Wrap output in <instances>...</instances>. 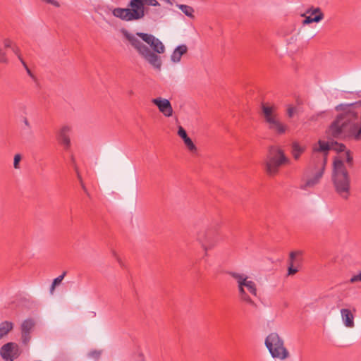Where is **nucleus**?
<instances>
[{
	"label": "nucleus",
	"mask_w": 361,
	"mask_h": 361,
	"mask_svg": "<svg viewBox=\"0 0 361 361\" xmlns=\"http://www.w3.org/2000/svg\"><path fill=\"white\" fill-rule=\"evenodd\" d=\"M11 50L17 56V57L18 58V59L20 62L22 61H23V58L20 55V49L16 44H13V46L11 47Z\"/></svg>",
	"instance_id": "31"
},
{
	"label": "nucleus",
	"mask_w": 361,
	"mask_h": 361,
	"mask_svg": "<svg viewBox=\"0 0 361 361\" xmlns=\"http://www.w3.org/2000/svg\"><path fill=\"white\" fill-rule=\"evenodd\" d=\"M166 2L170 4H172V2L171 0H164Z\"/></svg>",
	"instance_id": "45"
},
{
	"label": "nucleus",
	"mask_w": 361,
	"mask_h": 361,
	"mask_svg": "<svg viewBox=\"0 0 361 361\" xmlns=\"http://www.w3.org/2000/svg\"><path fill=\"white\" fill-rule=\"evenodd\" d=\"M307 13H311L312 15H319V14H323V13L322 12L321 9L317 7V8H310V9H308L307 11Z\"/></svg>",
	"instance_id": "35"
},
{
	"label": "nucleus",
	"mask_w": 361,
	"mask_h": 361,
	"mask_svg": "<svg viewBox=\"0 0 361 361\" xmlns=\"http://www.w3.org/2000/svg\"><path fill=\"white\" fill-rule=\"evenodd\" d=\"M57 286H54V283L52 282V284L50 287V293L52 294L55 290V288Z\"/></svg>",
	"instance_id": "43"
},
{
	"label": "nucleus",
	"mask_w": 361,
	"mask_h": 361,
	"mask_svg": "<svg viewBox=\"0 0 361 361\" xmlns=\"http://www.w3.org/2000/svg\"><path fill=\"white\" fill-rule=\"evenodd\" d=\"M319 158V164L311 162V165L307 169L306 174L309 176L310 173H312L313 176L307 179L306 182L300 186L301 189L307 190L309 188H313L319 183L326 166V158Z\"/></svg>",
	"instance_id": "9"
},
{
	"label": "nucleus",
	"mask_w": 361,
	"mask_h": 361,
	"mask_svg": "<svg viewBox=\"0 0 361 361\" xmlns=\"http://www.w3.org/2000/svg\"><path fill=\"white\" fill-rule=\"evenodd\" d=\"M23 123L28 128H30V125L27 118H23Z\"/></svg>",
	"instance_id": "42"
},
{
	"label": "nucleus",
	"mask_w": 361,
	"mask_h": 361,
	"mask_svg": "<svg viewBox=\"0 0 361 361\" xmlns=\"http://www.w3.org/2000/svg\"><path fill=\"white\" fill-rule=\"evenodd\" d=\"M188 51V47L185 44L178 46L173 51L171 56V60L173 63H178L180 61L181 57Z\"/></svg>",
	"instance_id": "18"
},
{
	"label": "nucleus",
	"mask_w": 361,
	"mask_h": 361,
	"mask_svg": "<svg viewBox=\"0 0 361 361\" xmlns=\"http://www.w3.org/2000/svg\"><path fill=\"white\" fill-rule=\"evenodd\" d=\"M183 142L189 151H190L191 152H195L197 151V147L193 143V142L189 137L185 139Z\"/></svg>",
	"instance_id": "24"
},
{
	"label": "nucleus",
	"mask_w": 361,
	"mask_h": 361,
	"mask_svg": "<svg viewBox=\"0 0 361 361\" xmlns=\"http://www.w3.org/2000/svg\"><path fill=\"white\" fill-rule=\"evenodd\" d=\"M262 111L267 128L276 135H283L288 130V126L279 118L274 106L262 104Z\"/></svg>",
	"instance_id": "7"
},
{
	"label": "nucleus",
	"mask_w": 361,
	"mask_h": 361,
	"mask_svg": "<svg viewBox=\"0 0 361 361\" xmlns=\"http://www.w3.org/2000/svg\"><path fill=\"white\" fill-rule=\"evenodd\" d=\"M8 60L7 59L6 52L0 48V63H8Z\"/></svg>",
	"instance_id": "34"
},
{
	"label": "nucleus",
	"mask_w": 361,
	"mask_h": 361,
	"mask_svg": "<svg viewBox=\"0 0 361 361\" xmlns=\"http://www.w3.org/2000/svg\"><path fill=\"white\" fill-rule=\"evenodd\" d=\"M304 150H305V149L303 147H300L298 142H293L292 154H293V157L295 159H299V157H300L301 154L304 152Z\"/></svg>",
	"instance_id": "21"
},
{
	"label": "nucleus",
	"mask_w": 361,
	"mask_h": 361,
	"mask_svg": "<svg viewBox=\"0 0 361 361\" xmlns=\"http://www.w3.org/2000/svg\"><path fill=\"white\" fill-rule=\"evenodd\" d=\"M331 146H333L331 149H334L338 152H342L346 151L345 145H343L342 143H338L337 142H331Z\"/></svg>",
	"instance_id": "25"
},
{
	"label": "nucleus",
	"mask_w": 361,
	"mask_h": 361,
	"mask_svg": "<svg viewBox=\"0 0 361 361\" xmlns=\"http://www.w3.org/2000/svg\"><path fill=\"white\" fill-rule=\"evenodd\" d=\"M343 159H345L346 163L350 167L353 164V158L350 150H346L343 155Z\"/></svg>",
	"instance_id": "26"
},
{
	"label": "nucleus",
	"mask_w": 361,
	"mask_h": 361,
	"mask_svg": "<svg viewBox=\"0 0 361 361\" xmlns=\"http://www.w3.org/2000/svg\"><path fill=\"white\" fill-rule=\"evenodd\" d=\"M318 145V147L314 146L313 147V152L312 155V163L319 164V157H325L326 161L329 151L331 149V148L333 147V146H331V142L323 140H319Z\"/></svg>",
	"instance_id": "13"
},
{
	"label": "nucleus",
	"mask_w": 361,
	"mask_h": 361,
	"mask_svg": "<svg viewBox=\"0 0 361 361\" xmlns=\"http://www.w3.org/2000/svg\"><path fill=\"white\" fill-rule=\"evenodd\" d=\"M288 163L289 159L280 147L271 146L264 161V169L268 176H274L279 173L282 165Z\"/></svg>",
	"instance_id": "6"
},
{
	"label": "nucleus",
	"mask_w": 361,
	"mask_h": 361,
	"mask_svg": "<svg viewBox=\"0 0 361 361\" xmlns=\"http://www.w3.org/2000/svg\"><path fill=\"white\" fill-rule=\"evenodd\" d=\"M101 355V351L99 350H92L88 353V357L94 360H98Z\"/></svg>",
	"instance_id": "32"
},
{
	"label": "nucleus",
	"mask_w": 361,
	"mask_h": 361,
	"mask_svg": "<svg viewBox=\"0 0 361 361\" xmlns=\"http://www.w3.org/2000/svg\"><path fill=\"white\" fill-rule=\"evenodd\" d=\"M332 181L336 192L347 200L350 194V180L343 161L341 159L334 161Z\"/></svg>",
	"instance_id": "3"
},
{
	"label": "nucleus",
	"mask_w": 361,
	"mask_h": 361,
	"mask_svg": "<svg viewBox=\"0 0 361 361\" xmlns=\"http://www.w3.org/2000/svg\"><path fill=\"white\" fill-rule=\"evenodd\" d=\"M323 18H324V14L316 15L314 17H312L311 16H306L305 20H303V24L306 25V24H310L312 23H319Z\"/></svg>",
	"instance_id": "23"
},
{
	"label": "nucleus",
	"mask_w": 361,
	"mask_h": 361,
	"mask_svg": "<svg viewBox=\"0 0 361 361\" xmlns=\"http://www.w3.org/2000/svg\"><path fill=\"white\" fill-rule=\"evenodd\" d=\"M265 345L274 358L285 360L288 357L289 353L284 346L283 340L277 333L269 334L265 339Z\"/></svg>",
	"instance_id": "8"
},
{
	"label": "nucleus",
	"mask_w": 361,
	"mask_h": 361,
	"mask_svg": "<svg viewBox=\"0 0 361 361\" xmlns=\"http://www.w3.org/2000/svg\"><path fill=\"white\" fill-rule=\"evenodd\" d=\"M71 132L72 128L71 126L63 125L56 133V139L65 150H68L71 147L70 135Z\"/></svg>",
	"instance_id": "14"
},
{
	"label": "nucleus",
	"mask_w": 361,
	"mask_h": 361,
	"mask_svg": "<svg viewBox=\"0 0 361 361\" xmlns=\"http://www.w3.org/2000/svg\"><path fill=\"white\" fill-rule=\"evenodd\" d=\"M22 159V157L20 154H16L15 156H14V159H13V167L14 169H19L20 168V162Z\"/></svg>",
	"instance_id": "28"
},
{
	"label": "nucleus",
	"mask_w": 361,
	"mask_h": 361,
	"mask_svg": "<svg viewBox=\"0 0 361 361\" xmlns=\"http://www.w3.org/2000/svg\"><path fill=\"white\" fill-rule=\"evenodd\" d=\"M152 102L157 106L159 111L166 117H171L173 115V108L167 99L157 97L152 99Z\"/></svg>",
	"instance_id": "16"
},
{
	"label": "nucleus",
	"mask_w": 361,
	"mask_h": 361,
	"mask_svg": "<svg viewBox=\"0 0 361 361\" xmlns=\"http://www.w3.org/2000/svg\"><path fill=\"white\" fill-rule=\"evenodd\" d=\"M133 94V92L132 90H130V91L129 92V94H130V95H132Z\"/></svg>",
	"instance_id": "46"
},
{
	"label": "nucleus",
	"mask_w": 361,
	"mask_h": 361,
	"mask_svg": "<svg viewBox=\"0 0 361 361\" xmlns=\"http://www.w3.org/2000/svg\"><path fill=\"white\" fill-rule=\"evenodd\" d=\"M13 329L11 322L4 321L0 324V340L6 336Z\"/></svg>",
	"instance_id": "19"
},
{
	"label": "nucleus",
	"mask_w": 361,
	"mask_h": 361,
	"mask_svg": "<svg viewBox=\"0 0 361 361\" xmlns=\"http://www.w3.org/2000/svg\"><path fill=\"white\" fill-rule=\"evenodd\" d=\"M349 281L351 283H354L357 281H361V271L358 274L352 276Z\"/></svg>",
	"instance_id": "36"
},
{
	"label": "nucleus",
	"mask_w": 361,
	"mask_h": 361,
	"mask_svg": "<svg viewBox=\"0 0 361 361\" xmlns=\"http://www.w3.org/2000/svg\"><path fill=\"white\" fill-rule=\"evenodd\" d=\"M35 326V321L29 318L24 320L21 324V341L25 345H27L31 340V332Z\"/></svg>",
	"instance_id": "15"
},
{
	"label": "nucleus",
	"mask_w": 361,
	"mask_h": 361,
	"mask_svg": "<svg viewBox=\"0 0 361 361\" xmlns=\"http://www.w3.org/2000/svg\"><path fill=\"white\" fill-rule=\"evenodd\" d=\"M228 274L236 281L240 300L255 307L256 303L248 293L252 296L257 297V288L256 283L253 281L249 280V276L245 274L229 271Z\"/></svg>",
	"instance_id": "4"
},
{
	"label": "nucleus",
	"mask_w": 361,
	"mask_h": 361,
	"mask_svg": "<svg viewBox=\"0 0 361 361\" xmlns=\"http://www.w3.org/2000/svg\"><path fill=\"white\" fill-rule=\"evenodd\" d=\"M20 353L19 345L13 342L4 344L0 349V355L5 361H13Z\"/></svg>",
	"instance_id": "11"
},
{
	"label": "nucleus",
	"mask_w": 361,
	"mask_h": 361,
	"mask_svg": "<svg viewBox=\"0 0 361 361\" xmlns=\"http://www.w3.org/2000/svg\"><path fill=\"white\" fill-rule=\"evenodd\" d=\"M121 32L142 59L154 69L161 70L162 61L157 54L164 53L165 47L158 38L144 32H137L135 36L125 29Z\"/></svg>",
	"instance_id": "2"
},
{
	"label": "nucleus",
	"mask_w": 361,
	"mask_h": 361,
	"mask_svg": "<svg viewBox=\"0 0 361 361\" xmlns=\"http://www.w3.org/2000/svg\"><path fill=\"white\" fill-rule=\"evenodd\" d=\"M15 44L11 39H5L4 40V45L5 48H11Z\"/></svg>",
	"instance_id": "38"
},
{
	"label": "nucleus",
	"mask_w": 361,
	"mask_h": 361,
	"mask_svg": "<svg viewBox=\"0 0 361 361\" xmlns=\"http://www.w3.org/2000/svg\"><path fill=\"white\" fill-rule=\"evenodd\" d=\"M335 109L341 113L330 125L328 134L334 138L347 136L356 141L361 140V102L340 104Z\"/></svg>",
	"instance_id": "1"
},
{
	"label": "nucleus",
	"mask_w": 361,
	"mask_h": 361,
	"mask_svg": "<svg viewBox=\"0 0 361 361\" xmlns=\"http://www.w3.org/2000/svg\"><path fill=\"white\" fill-rule=\"evenodd\" d=\"M303 258L302 252L296 250L290 252L288 259V275L292 276L295 274L302 265Z\"/></svg>",
	"instance_id": "12"
},
{
	"label": "nucleus",
	"mask_w": 361,
	"mask_h": 361,
	"mask_svg": "<svg viewBox=\"0 0 361 361\" xmlns=\"http://www.w3.org/2000/svg\"><path fill=\"white\" fill-rule=\"evenodd\" d=\"M177 6L188 17L194 18V9L192 7L185 4H177Z\"/></svg>",
	"instance_id": "22"
},
{
	"label": "nucleus",
	"mask_w": 361,
	"mask_h": 361,
	"mask_svg": "<svg viewBox=\"0 0 361 361\" xmlns=\"http://www.w3.org/2000/svg\"><path fill=\"white\" fill-rule=\"evenodd\" d=\"M145 7L146 6H152L154 7H160V4L157 0H142Z\"/></svg>",
	"instance_id": "29"
},
{
	"label": "nucleus",
	"mask_w": 361,
	"mask_h": 361,
	"mask_svg": "<svg viewBox=\"0 0 361 361\" xmlns=\"http://www.w3.org/2000/svg\"><path fill=\"white\" fill-rule=\"evenodd\" d=\"M197 240L204 250V256H207L208 250L214 247L218 242L217 231L213 227L201 230L197 234Z\"/></svg>",
	"instance_id": "10"
},
{
	"label": "nucleus",
	"mask_w": 361,
	"mask_h": 361,
	"mask_svg": "<svg viewBox=\"0 0 361 361\" xmlns=\"http://www.w3.org/2000/svg\"><path fill=\"white\" fill-rule=\"evenodd\" d=\"M71 161L73 164L74 166H76L75 164V158H74V157L73 155L71 156Z\"/></svg>",
	"instance_id": "44"
},
{
	"label": "nucleus",
	"mask_w": 361,
	"mask_h": 361,
	"mask_svg": "<svg viewBox=\"0 0 361 361\" xmlns=\"http://www.w3.org/2000/svg\"><path fill=\"white\" fill-rule=\"evenodd\" d=\"M66 274L67 271H64L60 276L54 279L53 281L54 286H59L66 276Z\"/></svg>",
	"instance_id": "30"
},
{
	"label": "nucleus",
	"mask_w": 361,
	"mask_h": 361,
	"mask_svg": "<svg viewBox=\"0 0 361 361\" xmlns=\"http://www.w3.org/2000/svg\"><path fill=\"white\" fill-rule=\"evenodd\" d=\"M21 63L22 65L23 66V67L25 68V69L26 70V72L33 79H35V76L34 75L32 74V73L31 72V71L30 70V68H28V66H27L26 63L25 62V61H21Z\"/></svg>",
	"instance_id": "37"
},
{
	"label": "nucleus",
	"mask_w": 361,
	"mask_h": 361,
	"mask_svg": "<svg viewBox=\"0 0 361 361\" xmlns=\"http://www.w3.org/2000/svg\"><path fill=\"white\" fill-rule=\"evenodd\" d=\"M111 252H112L113 256H114V257L116 259V260L118 261V262L120 264H121V260L120 257L118 256V255H117V253L116 252V251H115V250H112V251H111Z\"/></svg>",
	"instance_id": "39"
},
{
	"label": "nucleus",
	"mask_w": 361,
	"mask_h": 361,
	"mask_svg": "<svg viewBox=\"0 0 361 361\" xmlns=\"http://www.w3.org/2000/svg\"><path fill=\"white\" fill-rule=\"evenodd\" d=\"M178 135L183 139V140L188 137L185 130L182 126L178 127Z\"/></svg>",
	"instance_id": "33"
},
{
	"label": "nucleus",
	"mask_w": 361,
	"mask_h": 361,
	"mask_svg": "<svg viewBox=\"0 0 361 361\" xmlns=\"http://www.w3.org/2000/svg\"><path fill=\"white\" fill-rule=\"evenodd\" d=\"M75 171H76L77 177H78V180H79L80 183L83 182V181H82V177H81V175L80 174V173H79V171H78V169L77 166H75Z\"/></svg>",
	"instance_id": "40"
},
{
	"label": "nucleus",
	"mask_w": 361,
	"mask_h": 361,
	"mask_svg": "<svg viewBox=\"0 0 361 361\" xmlns=\"http://www.w3.org/2000/svg\"><path fill=\"white\" fill-rule=\"evenodd\" d=\"M297 113V109L292 106L288 105L287 106V116L288 118H291L294 116V115Z\"/></svg>",
	"instance_id": "27"
},
{
	"label": "nucleus",
	"mask_w": 361,
	"mask_h": 361,
	"mask_svg": "<svg viewBox=\"0 0 361 361\" xmlns=\"http://www.w3.org/2000/svg\"><path fill=\"white\" fill-rule=\"evenodd\" d=\"M149 18L153 20H157L163 17V13L160 7L158 8H150L149 14H146Z\"/></svg>",
	"instance_id": "20"
},
{
	"label": "nucleus",
	"mask_w": 361,
	"mask_h": 361,
	"mask_svg": "<svg viewBox=\"0 0 361 361\" xmlns=\"http://www.w3.org/2000/svg\"><path fill=\"white\" fill-rule=\"evenodd\" d=\"M341 314L343 324L346 327L353 328L355 326L354 315L349 309H341Z\"/></svg>",
	"instance_id": "17"
},
{
	"label": "nucleus",
	"mask_w": 361,
	"mask_h": 361,
	"mask_svg": "<svg viewBox=\"0 0 361 361\" xmlns=\"http://www.w3.org/2000/svg\"><path fill=\"white\" fill-rule=\"evenodd\" d=\"M129 8H115L112 14L124 21L137 20L143 18L146 14H149L150 8L145 7L142 0H130Z\"/></svg>",
	"instance_id": "5"
},
{
	"label": "nucleus",
	"mask_w": 361,
	"mask_h": 361,
	"mask_svg": "<svg viewBox=\"0 0 361 361\" xmlns=\"http://www.w3.org/2000/svg\"><path fill=\"white\" fill-rule=\"evenodd\" d=\"M80 185H81V187L82 188V190H84V192L87 195H89V193H88V191H87V189L86 188L85 184L83 182L80 183Z\"/></svg>",
	"instance_id": "41"
}]
</instances>
